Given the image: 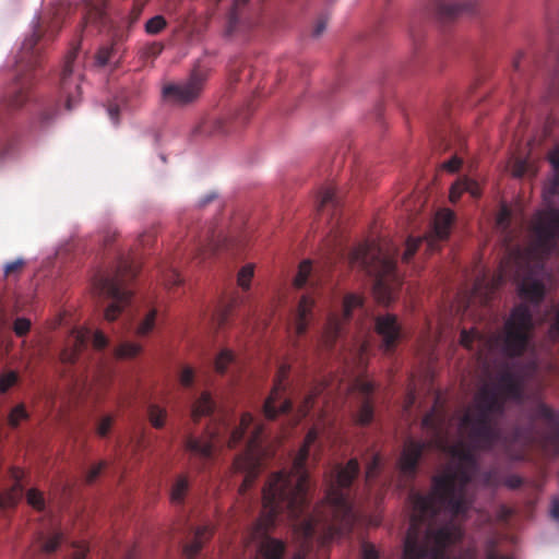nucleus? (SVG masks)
<instances>
[{
  "label": "nucleus",
  "instance_id": "obj_30",
  "mask_svg": "<svg viewBox=\"0 0 559 559\" xmlns=\"http://www.w3.org/2000/svg\"><path fill=\"white\" fill-rule=\"evenodd\" d=\"M248 0H234V5L228 14L227 34L230 35L240 22L239 10L246 5Z\"/></svg>",
  "mask_w": 559,
  "mask_h": 559
},
{
  "label": "nucleus",
  "instance_id": "obj_6",
  "mask_svg": "<svg viewBox=\"0 0 559 559\" xmlns=\"http://www.w3.org/2000/svg\"><path fill=\"white\" fill-rule=\"evenodd\" d=\"M136 264L128 258H123L117 265L116 273L112 275L99 276L94 285L96 294L108 300L104 310L107 321L116 320L121 313L132 306V293L126 287L124 276H134Z\"/></svg>",
  "mask_w": 559,
  "mask_h": 559
},
{
  "label": "nucleus",
  "instance_id": "obj_64",
  "mask_svg": "<svg viewBox=\"0 0 559 559\" xmlns=\"http://www.w3.org/2000/svg\"><path fill=\"white\" fill-rule=\"evenodd\" d=\"M415 402V395L413 393L408 394V405L406 407H411Z\"/></svg>",
  "mask_w": 559,
  "mask_h": 559
},
{
  "label": "nucleus",
  "instance_id": "obj_47",
  "mask_svg": "<svg viewBox=\"0 0 559 559\" xmlns=\"http://www.w3.org/2000/svg\"><path fill=\"white\" fill-rule=\"evenodd\" d=\"M13 155V144L8 140L0 139V165Z\"/></svg>",
  "mask_w": 559,
  "mask_h": 559
},
{
  "label": "nucleus",
  "instance_id": "obj_61",
  "mask_svg": "<svg viewBox=\"0 0 559 559\" xmlns=\"http://www.w3.org/2000/svg\"><path fill=\"white\" fill-rule=\"evenodd\" d=\"M441 337H442V333H441V332H439V331H436V332L433 333V335H432V340H431V341H429V342H430V345H429V346H430V347H432V346H433V344H435L436 342H438Z\"/></svg>",
  "mask_w": 559,
  "mask_h": 559
},
{
  "label": "nucleus",
  "instance_id": "obj_43",
  "mask_svg": "<svg viewBox=\"0 0 559 559\" xmlns=\"http://www.w3.org/2000/svg\"><path fill=\"white\" fill-rule=\"evenodd\" d=\"M163 278L166 286H176L182 282L177 270L173 266H167L163 270Z\"/></svg>",
  "mask_w": 559,
  "mask_h": 559
},
{
  "label": "nucleus",
  "instance_id": "obj_28",
  "mask_svg": "<svg viewBox=\"0 0 559 559\" xmlns=\"http://www.w3.org/2000/svg\"><path fill=\"white\" fill-rule=\"evenodd\" d=\"M237 359L229 349H222L215 359V369L219 373L227 371L228 366L237 367Z\"/></svg>",
  "mask_w": 559,
  "mask_h": 559
},
{
  "label": "nucleus",
  "instance_id": "obj_22",
  "mask_svg": "<svg viewBox=\"0 0 559 559\" xmlns=\"http://www.w3.org/2000/svg\"><path fill=\"white\" fill-rule=\"evenodd\" d=\"M62 543H68V539L55 524L49 532L44 533L40 537V547L47 554L53 552Z\"/></svg>",
  "mask_w": 559,
  "mask_h": 559
},
{
  "label": "nucleus",
  "instance_id": "obj_2",
  "mask_svg": "<svg viewBox=\"0 0 559 559\" xmlns=\"http://www.w3.org/2000/svg\"><path fill=\"white\" fill-rule=\"evenodd\" d=\"M318 436L317 428L309 429L290 469L274 473L264 486L259 514L241 536L248 559H310L314 539L333 540L354 526L357 514L350 488L359 474L355 459L330 468L324 501L310 508L307 461Z\"/></svg>",
  "mask_w": 559,
  "mask_h": 559
},
{
  "label": "nucleus",
  "instance_id": "obj_44",
  "mask_svg": "<svg viewBox=\"0 0 559 559\" xmlns=\"http://www.w3.org/2000/svg\"><path fill=\"white\" fill-rule=\"evenodd\" d=\"M70 548H71V559H84L88 551V547L85 543L72 542V543H70Z\"/></svg>",
  "mask_w": 559,
  "mask_h": 559
},
{
  "label": "nucleus",
  "instance_id": "obj_11",
  "mask_svg": "<svg viewBox=\"0 0 559 559\" xmlns=\"http://www.w3.org/2000/svg\"><path fill=\"white\" fill-rule=\"evenodd\" d=\"M78 50L79 47H74L68 53L60 78L61 92L67 97L66 108L68 110H72L79 103L81 73L74 64Z\"/></svg>",
  "mask_w": 559,
  "mask_h": 559
},
{
  "label": "nucleus",
  "instance_id": "obj_10",
  "mask_svg": "<svg viewBox=\"0 0 559 559\" xmlns=\"http://www.w3.org/2000/svg\"><path fill=\"white\" fill-rule=\"evenodd\" d=\"M204 75L194 71L186 81L168 84L163 87L165 100L175 105H186L194 102L201 94Z\"/></svg>",
  "mask_w": 559,
  "mask_h": 559
},
{
  "label": "nucleus",
  "instance_id": "obj_3",
  "mask_svg": "<svg viewBox=\"0 0 559 559\" xmlns=\"http://www.w3.org/2000/svg\"><path fill=\"white\" fill-rule=\"evenodd\" d=\"M44 2L45 9L34 16L31 32L20 43L14 57L16 74L5 87L2 97V107L9 114L20 110L29 100L31 81L26 72L38 63L44 48L57 36L67 15L79 10L81 20L86 22H104L106 17V0H44ZM145 2L146 0H133L130 9V25L138 20Z\"/></svg>",
  "mask_w": 559,
  "mask_h": 559
},
{
  "label": "nucleus",
  "instance_id": "obj_48",
  "mask_svg": "<svg viewBox=\"0 0 559 559\" xmlns=\"http://www.w3.org/2000/svg\"><path fill=\"white\" fill-rule=\"evenodd\" d=\"M31 328V321L26 318H17L14 321L13 330L17 336L25 335Z\"/></svg>",
  "mask_w": 559,
  "mask_h": 559
},
{
  "label": "nucleus",
  "instance_id": "obj_17",
  "mask_svg": "<svg viewBox=\"0 0 559 559\" xmlns=\"http://www.w3.org/2000/svg\"><path fill=\"white\" fill-rule=\"evenodd\" d=\"M122 58V49L118 41L114 40L102 45L96 55L94 64L99 68L110 69L118 67Z\"/></svg>",
  "mask_w": 559,
  "mask_h": 559
},
{
  "label": "nucleus",
  "instance_id": "obj_60",
  "mask_svg": "<svg viewBox=\"0 0 559 559\" xmlns=\"http://www.w3.org/2000/svg\"><path fill=\"white\" fill-rule=\"evenodd\" d=\"M216 194L215 193H209L206 194L204 198H202L200 201H199V205L200 206H204L205 204L210 203L213 199H215Z\"/></svg>",
  "mask_w": 559,
  "mask_h": 559
},
{
  "label": "nucleus",
  "instance_id": "obj_58",
  "mask_svg": "<svg viewBox=\"0 0 559 559\" xmlns=\"http://www.w3.org/2000/svg\"><path fill=\"white\" fill-rule=\"evenodd\" d=\"M356 384L365 396H368L373 391V383L370 381L359 380Z\"/></svg>",
  "mask_w": 559,
  "mask_h": 559
},
{
  "label": "nucleus",
  "instance_id": "obj_29",
  "mask_svg": "<svg viewBox=\"0 0 559 559\" xmlns=\"http://www.w3.org/2000/svg\"><path fill=\"white\" fill-rule=\"evenodd\" d=\"M497 226L504 235L508 241H511L512 230H511V212L507 206H503L497 217Z\"/></svg>",
  "mask_w": 559,
  "mask_h": 559
},
{
  "label": "nucleus",
  "instance_id": "obj_46",
  "mask_svg": "<svg viewBox=\"0 0 559 559\" xmlns=\"http://www.w3.org/2000/svg\"><path fill=\"white\" fill-rule=\"evenodd\" d=\"M17 380V374L14 371L5 372L0 378V392L4 393Z\"/></svg>",
  "mask_w": 559,
  "mask_h": 559
},
{
  "label": "nucleus",
  "instance_id": "obj_8",
  "mask_svg": "<svg viewBox=\"0 0 559 559\" xmlns=\"http://www.w3.org/2000/svg\"><path fill=\"white\" fill-rule=\"evenodd\" d=\"M531 419L540 426L536 439L538 445L548 454H559V413L554 412L537 396L534 397Z\"/></svg>",
  "mask_w": 559,
  "mask_h": 559
},
{
  "label": "nucleus",
  "instance_id": "obj_39",
  "mask_svg": "<svg viewBox=\"0 0 559 559\" xmlns=\"http://www.w3.org/2000/svg\"><path fill=\"white\" fill-rule=\"evenodd\" d=\"M549 160L555 171L552 182V192L555 193L559 189V145L549 154Z\"/></svg>",
  "mask_w": 559,
  "mask_h": 559
},
{
  "label": "nucleus",
  "instance_id": "obj_62",
  "mask_svg": "<svg viewBox=\"0 0 559 559\" xmlns=\"http://www.w3.org/2000/svg\"><path fill=\"white\" fill-rule=\"evenodd\" d=\"M152 49H153V55L157 56L158 53H160L163 46L159 44H154L152 46Z\"/></svg>",
  "mask_w": 559,
  "mask_h": 559
},
{
  "label": "nucleus",
  "instance_id": "obj_4",
  "mask_svg": "<svg viewBox=\"0 0 559 559\" xmlns=\"http://www.w3.org/2000/svg\"><path fill=\"white\" fill-rule=\"evenodd\" d=\"M262 431L263 426L251 414H242L239 425H231L223 415H218L213 419V427L207 428L205 438L190 436L186 439V450L194 459L204 462L213 459L216 447L226 444L231 448L243 441V452L235 457L234 467L243 475L239 492L243 496L242 507L245 512L251 510L253 504L252 499L246 497V491L260 471V438Z\"/></svg>",
  "mask_w": 559,
  "mask_h": 559
},
{
  "label": "nucleus",
  "instance_id": "obj_31",
  "mask_svg": "<svg viewBox=\"0 0 559 559\" xmlns=\"http://www.w3.org/2000/svg\"><path fill=\"white\" fill-rule=\"evenodd\" d=\"M156 321V310L150 309L143 320L136 325L135 333L138 335H146L152 331Z\"/></svg>",
  "mask_w": 559,
  "mask_h": 559
},
{
  "label": "nucleus",
  "instance_id": "obj_38",
  "mask_svg": "<svg viewBox=\"0 0 559 559\" xmlns=\"http://www.w3.org/2000/svg\"><path fill=\"white\" fill-rule=\"evenodd\" d=\"M316 400L312 393H308L302 397V401L299 405L297 417L298 419L308 416L310 411L314 408Z\"/></svg>",
  "mask_w": 559,
  "mask_h": 559
},
{
  "label": "nucleus",
  "instance_id": "obj_12",
  "mask_svg": "<svg viewBox=\"0 0 559 559\" xmlns=\"http://www.w3.org/2000/svg\"><path fill=\"white\" fill-rule=\"evenodd\" d=\"M71 342L73 348L63 354V359L68 362L75 361L78 354L84 349L88 343H92L95 349H104L108 344V338L100 331L76 329L72 332Z\"/></svg>",
  "mask_w": 559,
  "mask_h": 559
},
{
  "label": "nucleus",
  "instance_id": "obj_57",
  "mask_svg": "<svg viewBox=\"0 0 559 559\" xmlns=\"http://www.w3.org/2000/svg\"><path fill=\"white\" fill-rule=\"evenodd\" d=\"M502 484H504L507 487L511 489H515L522 484V480L516 475H510L506 478H502Z\"/></svg>",
  "mask_w": 559,
  "mask_h": 559
},
{
  "label": "nucleus",
  "instance_id": "obj_35",
  "mask_svg": "<svg viewBox=\"0 0 559 559\" xmlns=\"http://www.w3.org/2000/svg\"><path fill=\"white\" fill-rule=\"evenodd\" d=\"M311 272H312L311 262L309 260H305L304 262H301L299 265L298 274L294 282L295 286L297 288H302L307 284Z\"/></svg>",
  "mask_w": 559,
  "mask_h": 559
},
{
  "label": "nucleus",
  "instance_id": "obj_42",
  "mask_svg": "<svg viewBox=\"0 0 559 559\" xmlns=\"http://www.w3.org/2000/svg\"><path fill=\"white\" fill-rule=\"evenodd\" d=\"M26 499L29 506H32L34 509L41 511L45 509V500L40 492H38L35 489H29L26 492Z\"/></svg>",
  "mask_w": 559,
  "mask_h": 559
},
{
  "label": "nucleus",
  "instance_id": "obj_25",
  "mask_svg": "<svg viewBox=\"0 0 559 559\" xmlns=\"http://www.w3.org/2000/svg\"><path fill=\"white\" fill-rule=\"evenodd\" d=\"M340 205V198L333 188H326L320 199V207L323 214L332 217Z\"/></svg>",
  "mask_w": 559,
  "mask_h": 559
},
{
  "label": "nucleus",
  "instance_id": "obj_36",
  "mask_svg": "<svg viewBox=\"0 0 559 559\" xmlns=\"http://www.w3.org/2000/svg\"><path fill=\"white\" fill-rule=\"evenodd\" d=\"M127 108L126 104L122 103L121 99H117L116 102L114 103H110L107 107H106V110H107V114H108V117L111 121V123L114 126H118L119 124V119H118V116L119 114L124 110Z\"/></svg>",
  "mask_w": 559,
  "mask_h": 559
},
{
  "label": "nucleus",
  "instance_id": "obj_33",
  "mask_svg": "<svg viewBox=\"0 0 559 559\" xmlns=\"http://www.w3.org/2000/svg\"><path fill=\"white\" fill-rule=\"evenodd\" d=\"M140 353V346L135 343L123 342L115 348L118 358H132Z\"/></svg>",
  "mask_w": 559,
  "mask_h": 559
},
{
  "label": "nucleus",
  "instance_id": "obj_5",
  "mask_svg": "<svg viewBox=\"0 0 559 559\" xmlns=\"http://www.w3.org/2000/svg\"><path fill=\"white\" fill-rule=\"evenodd\" d=\"M335 251L338 257L346 258L349 264L366 271L372 277L373 293L379 302L386 305L394 299L395 287L400 284L395 247L365 242L346 250L335 246Z\"/></svg>",
  "mask_w": 559,
  "mask_h": 559
},
{
  "label": "nucleus",
  "instance_id": "obj_37",
  "mask_svg": "<svg viewBox=\"0 0 559 559\" xmlns=\"http://www.w3.org/2000/svg\"><path fill=\"white\" fill-rule=\"evenodd\" d=\"M373 418V406L369 400H365L361 405L358 413V421L361 425L369 424Z\"/></svg>",
  "mask_w": 559,
  "mask_h": 559
},
{
  "label": "nucleus",
  "instance_id": "obj_40",
  "mask_svg": "<svg viewBox=\"0 0 559 559\" xmlns=\"http://www.w3.org/2000/svg\"><path fill=\"white\" fill-rule=\"evenodd\" d=\"M148 417L154 427L160 428L164 425L165 411L156 405H150Z\"/></svg>",
  "mask_w": 559,
  "mask_h": 559
},
{
  "label": "nucleus",
  "instance_id": "obj_53",
  "mask_svg": "<svg viewBox=\"0 0 559 559\" xmlns=\"http://www.w3.org/2000/svg\"><path fill=\"white\" fill-rule=\"evenodd\" d=\"M24 264H25V260L23 258H17L11 262L5 263L3 266L4 275L5 276L10 275L12 272L19 270Z\"/></svg>",
  "mask_w": 559,
  "mask_h": 559
},
{
  "label": "nucleus",
  "instance_id": "obj_59",
  "mask_svg": "<svg viewBox=\"0 0 559 559\" xmlns=\"http://www.w3.org/2000/svg\"><path fill=\"white\" fill-rule=\"evenodd\" d=\"M550 515L559 525V498L558 497L554 498L551 501Z\"/></svg>",
  "mask_w": 559,
  "mask_h": 559
},
{
  "label": "nucleus",
  "instance_id": "obj_15",
  "mask_svg": "<svg viewBox=\"0 0 559 559\" xmlns=\"http://www.w3.org/2000/svg\"><path fill=\"white\" fill-rule=\"evenodd\" d=\"M285 385L282 379L276 380L274 388L265 400L263 412L266 418L274 419L278 414L288 413L293 408L292 401L283 395Z\"/></svg>",
  "mask_w": 559,
  "mask_h": 559
},
{
  "label": "nucleus",
  "instance_id": "obj_49",
  "mask_svg": "<svg viewBox=\"0 0 559 559\" xmlns=\"http://www.w3.org/2000/svg\"><path fill=\"white\" fill-rule=\"evenodd\" d=\"M57 111L55 109L46 108L39 114L38 122L41 128L48 127L56 118Z\"/></svg>",
  "mask_w": 559,
  "mask_h": 559
},
{
  "label": "nucleus",
  "instance_id": "obj_20",
  "mask_svg": "<svg viewBox=\"0 0 559 559\" xmlns=\"http://www.w3.org/2000/svg\"><path fill=\"white\" fill-rule=\"evenodd\" d=\"M13 485L4 492L0 493V508H9L17 503L24 496V488L21 483V473L19 471H11Z\"/></svg>",
  "mask_w": 559,
  "mask_h": 559
},
{
  "label": "nucleus",
  "instance_id": "obj_55",
  "mask_svg": "<svg viewBox=\"0 0 559 559\" xmlns=\"http://www.w3.org/2000/svg\"><path fill=\"white\" fill-rule=\"evenodd\" d=\"M461 164H462V159L459 156L454 155L452 158L444 162L443 167L448 171L454 173L460 168Z\"/></svg>",
  "mask_w": 559,
  "mask_h": 559
},
{
  "label": "nucleus",
  "instance_id": "obj_32",
  "mask_svg": "<svg viewBox=\"0 0 559 559\" xmlns=\"http://www.w3.org/2000/svg\"><path fill=\"white\" fill-rule=\"evenodd\" d=\"M188 489V480L186 477H179L174 484L170 498L174 503H181Z\"/></svg>",
  "mask_w": 559,
  "mask_h": 559
},
{
  "label": "nucleus",
  "instance_id": "obj_16",
  "mask_svg": "<svg viewBox=\"0 0 559 559\" xmlns=\"http://www.w3.org/2000/svg\"><path fill=\"white\" fill-rule=\"evenodd\" d=\"M212 526L204 525H190L188 527V536L190 540L183 545V554L188 559H193L201 549L204 540L212 534Z\"/></svg>",
  "mask_w": 559,
  "mask_h": 559
},
{
  "label": "nucleus",
  "instance_id": "obj_63",
  "mask_svg": "<svg viewBox=\"0 0 559 559\" xmlns=\"http://www.w3.org/2000/svg\"><path fill=\"white\" fill-rule=\"evenodd\" d=\"M217 247H218V240L217 241L212 240L209 243L206 250L212 252V251L216 250Z\"/></svg>",
  "mask_w": 559,
  "mask_h": 559
},
{
  "label": "nucleus",
  "instance_id": "obj_34",
  "mask_svg": "<svg viewBox=\"0 0 559 559\" xmlns=\"http://www.w3.org/2000/svg\"><path fill=\"white\" fill-rule=\"evenodd\" d=\"M167 25V22L163 15H155L146 21L144 28L148 35H156L160 33Z\"/></svg>",
  "mask_w": 559,
  "mask_h": 559
},
{
  "label": "nucleus",
  "instance_id": "obj_50",
  "mask_svg": "<svg viewBox=\"0 0 559 559\" xmlns=\"http://www.w3.org/2000/svg\"><path fill=\"white\" fill-rule=\"evenodd\" d=\"M354 358H358V362L359 364H362V360H364V355L367 353L368 350V342L364 338L359 340L358 342H356V344L354 345Z\"/></svg>",
  "mask_w": 559,
  "mask_h": 559
},
{
  "label": "nucleus",
  "instance_id": "obj_23",
  "mask_svg": "<svg viewBox=\"0 0 559 559\" xmlns=\"http://www.w3.org/2000/svg\"><path fill=\"white\" fill-rule=\"evenodd\" d=\"M216 403L207 392L201 393L192 405L191 415L197 420L199 417L214 413Z\"/></svg>",
  "mask_w": 559,
  "mask_h": 559
},
{
  "label": "nucleus",
  "instance_id": "obj_19",
  "mask_svg": "<svg viewBox=\"0 0 559 559\" xmlns=\"http://www.w3.org/2000/svg\"><path fill=\"white\" fill-rule=\"evenodd\" d=\"M314 305L316 302L311 296L304 295L301 297L295 319V330L298 335L305 333L309 320L312 317Z\"/></svg>",
  "mask_w": 559,
  "mask_h": 559
},
{
  "label": "nucleus",
  "instance_id": "obj_9",
  "mask_svg": "<svg viewBox=\"0 0 559 559\" xmlns=\"http://www.w3.org/2000/svg\"><path fill=\"white\" fill-rule=\"evenodd\" d=\"M453 221L454 214L450 210L439 211L433 218L429 234L407 239L402 260L408 262L421 245H426L429 251L436 250L437 241L448 238Z\"/></svg>",
  "mask_w": 559,
  "mask_h": 559
},
{
  "label": "nucleus",
  "instance_id": "obj_18",
  "mask_svg": "<svg viewBox=\"0 0 559 559\" xmlns=\"http://www.w3.org/2000/svg\"><path fill=\"white\" fill-rule=\"evenodd\" d=\"M509 271L504 270L503 273L493 276L491 280H487L486 276L477 280L474 285V297L479 298L483 302H488L495 290L503 283Z\"/></svg>",
  "mask_w": 559,
  "mask_h": 559
},
{
  "label": "nucleus",
  "instance_id": "obj_1",
  "mask_svg": "<svg viewBox=\"0 0 559 559\" xmlns=\"http://www.w3.org/2000/svg\"><path fill=\"white\" fill-rule=\"evenodd\" d=\"M513 276L522 302L515 306L501 331L485 335L472 328L463 329L460 342L466 348L478 347V358L488 380L474 396L472 407L462 416L461 438L449 443L441 436L431 411L423 418V426L433 430L438 447L449 455L444 471L433 477L427 495L411 489L408 503L412 509L409 526L404 539L402 559H477V551L467 548L457 556H450L451 545L463 538L457 516H465L472 508L476 485L497 488L502 484L498 468L479 471L478 451L495 449L507 452L511 439L501 426L508 401L523 404L526 388L540 370H552L550 359L559 354V306L551 305L545 317L550 321L548 344L537 346L534 338V314L539 311L546 295L549 274L544 260H513ZM489 539L485 559H512L496 550Z\"/></svg>",
  "mask_w": 559,
  "mask_h": 559
},
{
  "label": "nucleus",
  "instance_id": "obj_52",
  "mask_svg": "<svg viewBox=\"0 0 559 559\" xmlns=\"http://www.w3.org/2000/svg\"><path fill=\"white\" fill-rule=\"evenodd\" d=\"M105 462H99L97 464L92 465L86 474L87 481H94L97 478V476L102 473V471L105 468Z\"/></svg>",
  "mask_w": 559,
  "mask_h": 559
},
{
  "label": "nucleus",
  "instance_id": "obj_27",
  "mask_svg": "<svg viewBox=\"0 0 559 559\" xmlns=\"http://www.w3.org/2000/svg\"><path fill=\"white\" fill-rule=\"evenodd\" d=\"M510 171H511L512 176H514L516 178H521L525 175H530V176L534 175L535 168L528 159L522 158V157H516L513 159V162L511 164Z\"/></svg>",
  "mask_w": 559,
  "mask_h": 559
},
{
  "label": "nucleus",
  "instance_id": "obj_13",
  "mask_svg": "<svg viewBox=\"0 0 559 559\" xmlns=\"http://www.w3.org/2000/svg\"><path fill=\"white\" fill-rule=\"evenodd\" d=\"M426 443L414 439H408L399 460V469L404 477L415 475L418 462L421 457Z\"/></svg>",
  "mask_w": 559,
  "mask_h": 559
},
{
  "label": "nucleus",
  "instance_id": "obj_26",
  "mask_svg": "<svg viewBox=\"0 0 559 559\" xmlns=\"http://www.w3.org/2000/svg\"><path fill=\"white\" fill-rule=\"evenodd\" d=\"M382 460L379 454L370 455L366 463L365 487L371 490L372 483L377 479L381 472Z\"/></svg>",
  "mask_w": 559,
  "mask_h": 559
},
{
  "label": "nucleus",
  "instance_id": "obj_24",
  "mask_svg": "<svg viewBox=\"0 0 559 559\" xmlns=\"http://www.w3.org/2000/svg\"><path fill=\"white\" fill-rule=\"evenodd\" d=\"M473 4L471 2L450 1L439 5V12L443 17H455L464 12H472Z\"/></svg>",
  "mask_w": 559,
  "mask_h": 559
},
{
  "label": "nucleus",
  "instance_id": "obj_45",
  "mask_svg": "<svg viewBox=\"0 0 559 559\" xmlns=\"http://www.w3.org/2000/svg\"><path fill=\"white\" fill-rule=\"evenodd\" d=\"M27 417V413L23 405L14 407L9 416L10 424L15 427L19 423Z\"/></svg>",
  "mask_w": 559,
  "mask_h": 559
},
{
  "label": "nucleus",
  "instance_id": "obj_41",
  "mask_svg": "<svg viewBox=\"0 0 559 559\" xmlns=\"http://www.w3.org/2000/svg\"><path fill=\"white\" fill-rule=\"evenodd\" d=\"M252 276H253V265L252 264L245 265L243 267H241V270L238 273V278H237L238 285L243 289H248L250 286V280L252 278Z\"/></svg>",
  "mask_w": 559,
  "mask_h": 559
},
{
  "label": "nucleus",
  "instance_id": "obj_14",
  "mask_svg": "<svg viewBox=\"0 0 559 559\" xmlns=\"http://www.w3.org/2000/svg\"><path fill=\"white\" fill-rule=\"evenodd\" d=\"M374 326L382 338V347L384 350L391 352L401 338V326L396 321V317L389 313L379 316L374 320Z\"/></svg>",
  "mask_w": 559,
  "mask_h": 559
},
{
  "label": "nucleus",
  "instance_id": "obj_51",
  "mask_svg": "<svg viewBox=\"0 0 559 559\" xmlns=\"http://www.w3.org/2000/svg\"><path fill=\"white\" fill-rule=\"evenodd\" d=\"M194 372L190 367H185L180 373V382L183 386L189 388L192 385Z\"/></svg>",
  "mask_w": 559,
  "mask_h": 559
},
{
  "label": "nucleus",
  "instance_id": "obj_7",
  "mask_svg": "<svg viewBox=\"0 0 559 559\" xmlns=\"http://www.w3.org/2000/svg\"><path fill=\"white\" fill-rule=\"evenodd\" d=\"M365 316H367V309L360 296L347 294L342 297L333 309L329 308L324 311L321 334L324 345L326 347L332 346L338 338H343L345 322L355 319V324L358 325L359 320Z\"/></svg>",
  "mask_w": 559,
  "mask_h": 559
},
{
  "label": "nucleus",
  "instance_id": "obj_56",
  "mask_svg": "<svg viewBox=\"0 0 559 559\" xmlns=\"http://www.w3.org/2000/svg\"><path fill=\"white\" fill-rule=\"evenodd\" d=\"M325 29H326V19L324 16H321L314 25V28L312 31V36L314 38H318L324 33Z\"/></svg>",
  "mask_w": 559,
  "mask_h": 559
},
{
  "label": "nucleus",
  "instance_id": "obj_54",
  "mask_svg": "<svg viewBox=\"0 0 559 559\" xmlns=\"http://www.w3.org/2000/svg\"><path fill=\"white\" fill-rule=\"evenodd\" d=\"M111 421L112 419L109 416L102 418L97 425V433L102 437H105L110 429Z\"/></svg>",
  "mask_w": 559,
  "mask_h": 559
},
{
  "label": "nucleus",
  "instance_id": "obj_21",
  "mask_svg": "<svg viewBox=\"0 0 559 559\" xmlns=\"http://www.w3.org/2000/svg\"><path fill=\"white\" fill-rule=\"evenodd\" d=\"M464 192H468L473 198H477L480 195V187L478 182L473 179L466 177L461 178L451 187V201L455 202Z\"/></svg>",
  "mask_w": 559,
  "mask_h": 559
}]
</instances>
